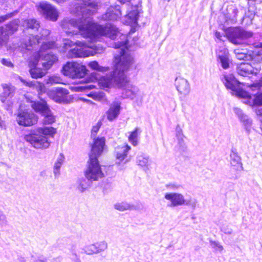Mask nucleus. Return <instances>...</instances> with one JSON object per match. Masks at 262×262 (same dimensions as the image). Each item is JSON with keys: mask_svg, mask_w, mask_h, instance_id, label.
<instances>
[{"mask_svg": "<svg viewBox=\"0 0 262 262\" xmlns=\"http://www.w3.org/2000/svg\"><path fill=\"white\" fill-rule=\"evenodd\" d=\"M9 40V33L7 32L4 26H0V46L6 45Z\"/></svg>", "mask_w": 262, "mask_h": 262, "instance_id": "obj_33", "label": "nucleus"}, {"mask_svg": "<svg viewBox=\"0 0 262 262\" xmlns=\"http://www.w3.org/2000/svg\"><path fill=\"white\" fill-rule=\"evenodd\" d=\"M121 3L125 4L126 2H129V0H118Z\"/></svg>", "mask_w": 262, "mask_h": 262, "instance_id": "obj_53", "label": "nucleus"}, {"mask_svg": "<svg viewBox=\"0 0 262 262\" xmlns=\"http://www.w3.org/2000/svg\"><path fill=\"white\" fill-rule=\"evenodd\" d=\"M177 139L178 140V143L180 146L182 145V143H183V135L182 134V131L181 129H180L178 133L177 134Z\"/></svg>", "mask_w": 262, "mask_h": 262, "instance_id": "obj_43", "label": "nucleus"}, {"mask_svg": "<svg viewBox=\"0 0 262 262\" xmlns=\"http://www.w3.org/2000/svg\"><path fill=\"white\" fill-rule=\"evenodd\" d=\"M210 243L212 248H213L214 249H219L220 251L223 250V246L219 243L213 241H210Z\"/></svg>", "mask_w": 262, "mask_h": 262, "instance_id": "obj_42", "label": "nucleus"}, {"mask_svg": "<svg viewBox=\"0 0 262 262\" xmlns=\"http://www.w3.org/2000/svg\"><path fill=\"white\" fill-rule=\"evenodd\" d=\"M259 63H253V62H243L237 66L236 71L238 75L247 77L249 75L256 76L261 70Z\"/></svg>", "mask_w": 262, "mask_h": 262, "instance_id": "obj_9", "label": "nucleus"}, {"mask_svg": "<svg viewBox=\"0 0 262 262\" xmlns=\"http://www.w3.org/2000/svg\"><path fill=\"white\" fill-rule=\"evenodd\" d=\"M41 58L44 61L42 63V66L44 70H47L50 69L52 66L58 61L57 56L52 53L43 54V56Z\"/></svg>", "mask_w": 262, "mask_h": 262, "instance_id": "obj_21", "label": "nucleus"}, {"mask_svg": "<svg viewBox=\"0 0 262 262\" xmlns=\"http://www.w3.org/2000/svg\"><path fill=\"white\" fill-rule=\"evenodd\" d=\"M109 70H110V68L108 67H102V66H100L99 65L97 71L104 72L108 71Z\"/></svg>", "mask_w": 262, "mask_h": 262, "instance_id": "obj_47", "label": "nucleus"}, {"mask_svg": "<svg viewBox=\"0 0 262 262\" xmlns=\"http://www.w3.org/2000/svg\"><path fill=\"white\" fill-rule=\"evenodd\" d=\"M55 48V42L53 41H49L47 42H43L39 49V50L36 52L34 55V61L31 62V65L32 66H35L37 65L38 61L41 59L44 52L47 50L53 49Z\"/></svg>", "mask_w": 262, "mask_h": 262, "instance_id": "obj_16", "label": "nucleus"}, {"mask_svg": "<svg viewBox=\"0 0 262 262\" xmlns=\"http://www.w3.org/2000/svg\"><path fill=\"white\" fill-rule=\"evenodd\" d=\"M78 189L81 191V192H83L84 191V189L83 188H80V187H78Z\"/></svg>", "mask_w": 262, "mask_h": 262, "instance_id": "obj_54", "label": "nucleus"}, {"mask_svg": "<svg viewBox=\"0 0 262 262\" xmlns=\"http://www.w3.org/2000/svg\"><path fill=\"white\" fill-rule=\"evenodd\" d=\"M127 43H128L127 40H126L124 41L120 42H119L118 46H117L116 48H120L121 47L126 46Z\"/></svg>", "mask_w": 262, "mask_h": 262, "instance_id": "obj_49", "label": "nucleus"}, {"mask_svg": "<svg viewBox=\"0 0 262 262\" xmlns=\"http://www.w3.org/2000/svg\"><path fill=\"white\" fill-rule=\"evenodd\" d=\"M84 174L91 181H96L104 177V174L98 159L89 158Z\"/></svg>", "mask_w": 262, "mask_h": 262, "instance_id": "obj_5", "label": "nucleus"}, {"mask_svg": "<svg viewBox=\"0 0 262 262\" xmlns=\"http://www.w3.org/2000/svg\"><path fill=\"white\" fill-rule=\"evenodd\" d=\"M63 74L70 77L82 78L88 72L86 67L77 62H68L62 67Z\"/></svg>", "mask_w": 262, "mask_h": 262, "instance_id": "obj_6", "label": "nucleus"}, {"mask_svg": "<svg viewBox=\"0 0 262 262\" xmlns=\"http://www.w3.org/2000/svg\"><path fill=\"white\" fill-rule=\"evenodd\" d=\"M102 124V120H100L98 121V122L93 126L91 130V136H93L94 138H96V136L98 132L99 131L100 128L101 127Z\"/></svg>", "mask_w": 262, "mask_h": 262, "instance_id": "obj_36", "label": "nucleus"}, {"mask_svg": "<svg viewBox=\"0 0 262 262\" xmlns=\"http://www.w3.org/2000/svg\"><path fill=\"white\" fill-rule=\"evenodd\" d=\"M31 107L37 113H40L41 115L49 111V106L46 101L41 100V101H33L31 104Z\"/></svg>", "mask_w": 262, "mask_h": 262, "instance_id": "obj_26", "label": "nucleus"}, {"mask_svg": "<svg viewBox=\"0 0 262 262\" xmlns=\"http://www.w3.org/2000/svg\"><path fill=\"white\" fill-rule=\"evenodd\" d=\"M140 133V129L139 127H136L134 130L130 132L128 137L129 142L134 146L138 144V136Z\"/></svg>", "mask_w": 262, "mask_h": 262, "instance_id": "obj_30", "label": "nucleus"}, {"mask_svg": "<svg viewBox=\"0 0 262 262\" xmlns=\"http://www.w3.org/2000/svg\"><path fill=\"white\" fill-rule=\"evenodd\" d=\"M34 61L33 55L31 60L29 62V66L31 68L29 70L30 74L33 78L37 79L41 78L46 74V72L41 68H36L37 65L35 66L31 65V62Z\"/></svg>", "mask_w": 262, "mask_h": 262, "instance_id": "obj_25", "label": "nucleus"}, {"mask_svg": "<svg viewBox=\"0 0 262 262\" xmlns=\"http://www.w3.org/2000/svg\"><path fill=\"white\" fill-rule=\"evenodd\" d=\"M23 82H24V83L25 85L29 86V87H34L35 86V83H34L33 82H26L25 81H23Z\"/></svg>", "mask_w": 262, "mask_h": 262, "instance_id": "obj_48", "label": "nucleus"}, {"mask_svg": "<svg viewBox=\"0 0 262 262\" xmlns=\"http://www.w3.org/2000/svg\"><path fill=\"white\" fill-rule=\"evenodd\" d=\"M56 129L53 127H42L24 136V140L36 149H46L51 145L50 137H53Z\"/></svg>", "mask_w": 262, "mask_h": 262, "instance_id": "obj_2", "label": "nucleus"}, {"mask_svg": "<svg viewBox=\"0 0 262 262\" xmlns=\"http://www.w3.org/2000/svg\"><path fill=\"white\" fill-rule=\"evenodd\" d=\"M230 157L231 171L234 175L238 174L243 170V166L241 158L235 149L231 150Z\"/></svg>", "mask_w": 262, "mask_h": 262, "instance_id": "obj_14", "label": "nucleus"}, {"mask_svg": "<svg viewBox=\"0 0 262 262\" xmlns=\"http://www.w3.org/2000/svg\"><path fill=\"white\" fill-rule=\"evenodd\" d=\"M64 157L63 155L60 154V157L57 159L54 165V168L56 170H58L63 161Z\"/></svg>", "mask_w": 262, "mask_h": 262, "instance_id": "obj_41", "label": "nucleus"}, {"mask_svg": "<svg viewBox=\"0 0 262 262\" xmlns=\"http://www.w3.org/2000/svg\"><path fill=\"white\" fill-rule=\"evenodd\" d=\"M106 247V244L104 242H97L88 246L85 251L88 254L91 255L103 251Z\"/></svg>", "mask_w": 262, "mask_h": 262, "instance_id": "obj_22", "label": "nucleus"}, {"mask_svg": "<svg viewBox=\"0 0 262 262\" xmlns=\"http://www.w3.org/2000/svg\"><path fill=\"white\" fill-rule=\"evenodd\" d=\"M112 78L110 77L102 76L99 79L98 84L102 89H109L112 85Z\"/></svg>", "mask_w": 262, "mask_h": 262, "instance_id": "obj_31", "label": "nucleus"}, {"mask_svg": "<svg viewBox=\"0 0 262 262\" xmlns=\"http://www.w3.org/2000/svg\"><path fill=\"white\" fill-rule=\"evenodd\" d=\"M122 109L121 103L120 101H113L106 112L105 114L107 119L112 121L116 119L120 113Z\"/></svg>", "mask_w": 262, "mask_h": 262, "instance_id": "obj_15", "label": "nucleus"}, {"mask_svg": "<svg viewBox=\"0 0 262 262\" xmlns=\"http://www.w3.org/2000/svg\"><path fill=\"white\" fill-rule=\"evenodd\" d=\"M131 13H132L131 12H129V13H128V15H130V14H131Z\"/></svg>", "mask_w": 262, "mask_h": 262, "instance_id": "obj_59", "label": "nucleus"}, {"mask_svg": "<svg viewBox=\"0 0 262 262\" xmlns=\"http://www.w3.org/2000/svg\"><path fill=\"white\" fill-rule=\"evenodd\" d=\"M1 62L3 65L6 66L7 67H13V64L10 60H8L7 59H5V58L2 59Z\"/></svg>", "mask_w": 262, "mask_h": 262, "instance_id": "obj_44", "label": "nucleus"}, {"mask_svg": "<svg viewBox=\"0 0 262 262\" xmlns=\"http://www.w3.org/2000/svg\"><path fill=\"white\" fill-rule=\"evenodd\" d=\"M165 198L170 201L171 205L173 206H180L186 203L184 196L181 193H166L165 195Z\"/></svg>", "mask_w": 262, "mask_h": 262, "instance_id": "obj_19", "label": "nucleus"}, {"mask_svg": "<svg viewBox=\"0 0 262 262\" xmlns=\"http://www.w3.org/2000/svg\"><path fill=\"white\" fill-rule=\"evenodd\" d=\"M132 207V206L123 202L116 203L115 205V209L119 211H124L125 210L129 209Z\"/></svg>", "mask_w": 262, "mask_h": 262, "instance_id": "obj_34", "label": "nucleus"}, {"mask_svg": "<svg viewBox=\"0 0 262 262\" xmlns=\"http://www.w3.org/2000/svg\"><path fill=\"white\" fill-rule=\"evenodd\" d=\"M89 96L91 97L93 99L97 101H100L103 99L104 97V94L98 93H91L88 95Z\"/></svg>", "mask_w": 262, "mask_h": 262, "instance_id": "obj_40", "label": "nucleus"}, {"mask_svg": "<svg viewBox=\"0 0 262 262\" xmlns=\"http://www.w3.org/2000/svg\"><path fill=\"white\" fill-rule=\"evenodd\" d=\"M16 14L15 12H12L9 13H7L4 15L0 16V24L2 23L8 19L12 17Z\"/></svg>", "mask_w": 262, "mask_h": 262, "instance_id": "obj_39", "label": "nucleus"}, {"mask_svg": "<svg viewBox=\"0 0 262 262\" xmlns=\"http://www.w3.org/2000/svg\"><path fill=\"white\" fill-rule=\"evenodd\" d=\"M137 162L138 165L142 167H146L149 165V160L148 158L143 156H139L138 157Z\"/></svg>", "mask_w": 262, "mask_h": 262, "instance_id": "obj_37", "label": "nucleus"}, {"mask_svg": "<svg viewBox=\"0 0 262 262\" xmlns=\"http://www.w3.org/2000/svg\"><path fill=\"white\" fill-rule=\"evenodd\" d=\"M1 101H2V102L3 103L5 102V101H6L5 98H1Z\"/></svg>", "mask_w": 262, "mask_h": 262, "instance_id": "obj_55", "label": "nucleus"}, {"mask_svg": "<svg viewBox=\"0 0 262 262\" xmlns=\"http://www.w3.org/2000/svg\"><path fill=\"white\" fill-rule=\"evenodd\" d=\"M218 58L220 60V62L223 69H226L229 67V59L227 56L220 55Z\"/></svg>", "mask_w": 262, "mask_h": 262, "instance_id": "obj_35", "label": "nucleus"}, {"mask_svg": "<svg viewBox=\"0 0 262 262\" xmlns=\"http://www.w3.org/2000/svg\"><path fill=\"white\" fill-rule=\"evenodd\" d=\"M38 121V116L31 111H20L16 117L17 124L23 127H30L36 124Z\"/></svg>", "mask_w": 262, "mask_h": 262, "instance_id": "obj_7", "label": "nucleus"}, {"mask_svg": "<svg viewBox=\"0 0 262 262\" xmlns=\"http://www.w3.org/2000/svg\"><path fill=\"white\" fill-rule=\"evenodd\" d=\"M93 21L86 18L63 20L61 26L68 34H77L79 33L85 38L91 37Z\"/></svg>", "mask_w": 262, "mask_h": 262, "instance_id": "obj_3", "label": "nucleus"}, {"mask_svg": "<svg viewBox=\"0 0 262 262\" xmlns=\"http://www.w3.org/2000/svg\"><path fill=\"white\" fill-rule=\"evenodd\" d=\"M118 33V29L113 24H106L102 25L93 21L90 39L94 40L102 36H105L115 39Z\"/></svg>", "mask_w": 262, "mask_h": 262, "instance_id": "obj_4", "label": "nucleus"}, {"mask_svg": "<svg viewBox=\"0 0 262 262\" xmlns=\"http://www.w3.org/2000/svg\"><path fill=\"white\" fill-rule=\"evenodd\" d=\"M246 103L252 106H262V92H257L252 96L246 93Z\"/></svg>", "mask_w": 262, "mask_h": 262, "instance_id": "obj_23", "label": "nucleus"}, {"mask_svg": "<svg viewBox=\"0 0 262 262\" xmlns=\"http://www.w3.org/2000/svg\"><path fill=\"white\" fill-rule=\"evenodd\" d=\"M130 149L131 147L127 143L123 145H118L114 150L116 159L119 162H122L127 158L128 152Z\"/></svg>", "mask_w": 262, "mask_h": 262, "instance_id": "obj_18", "label": "nucleus"}, {"mask_svg": "<svg viewBox=\"0 0 262 262\" xmlns=\"http://www.w3.org/2000/svg\"><path fill=\"white\" fill-rule=\"evenodd\" d=\"M258 47H259V48H262V42H261V43H260L259 44Z\"/></svg>", "mask_w": 262, "mask_h": 262, "instance_id": "obj_56", "label": "nucleus"}, {"mask_svg": "<svg viewBox=\"0 0 262 262\" xmlns=\"http://www.w3.org/2000/svg\"><path fill=\"white\" fill-rule=\"evenodd\" d=\"M105 138L104 137L94 138L92 143L90 145V151L89 158H97L102 154L105 146Z\"/></svg>", "mask_w": 262, "mask_h": 262, "instance_id": "obj_10", "label": "nucleus"}, {"mask_svg": "<svg viewBox=\"0 0 262 262\" xmlns=\"http://www.w3.org/2000/svg\"><path fill=\"white\" fill-rule=\"evenodd\" d=\"M82 8L86 9L87 13L89 15H93L96 12L98 5L97 3L91 2L90 0H84Z\"/></svg>", "mask_w": 262, "mask_h": 262, "instance_id": "obj_27", "label": "nucleus"}, {"mask_svg": "<svg viewBox=\"0 0 262 262\" xmlns=\"http://www.w3.org/2000/svg\"><path fill=\"white\" fill-rule=\"evenodd\" d=\"M23 26L27 29L38 30L40 28V23L35 18H27L23 20Z\"/></svg>", "mask_w": 262, "mask_h": 262, "instance_id": "obj_28", "label": "nucleus"}, {"mask_svg": "<svg viewBox=\"0 0 262 262\" xmlns=\"http://www.w3.org/2000/svg\"><path fill=\"white\" fill-rule=\"evenodd\" d=\"M78 47L75 48L70 50V55L72 57L74 58H81L89 56L86 52L84 51V48L87 47L85 43H82L80 41L76 43Z\"/></svg>", "mask_w": 262, "mask_h": 262, "instance_id": "obj_20", "label": "nucleus"}, {"mask_svg": "<svg viewBox=\"0 0 262 262\" xmlns=\"http://www.w3.org/2000/svg\"><path fill=\"white\" fill-rule=\"evenodd\" d=\"M5 122L2 119L1 117L0 116V127L3 128L5 127Z\"/></svg>", "mask_w": 262, "mask_h": 262, "instance_id": "obj_51", "label": "nucleus"}, {"mask_svg": "<svg viewBox=\"0 0 262 262\" xmlns=\"http://www.w3.org/2000/svg\"><path fill=\"white\" fill-rule=\"evenodd\" d=\"M247 1H248V2H250V1H252V2H255V0H247Z\"/></svg>", "mask_w": 262, "mask_h": 262, "instance_id": "obj_58", "label": "nucleus"}, {"mask_svg": "<svg viewBox=\"0 0 262 262\" xmlns=\"http://www.w3.org/2000/svg\"><path fill=\"white\" fill-rule=\"evenodd\" d=\"M236 57L238 60L252 61L253 63H259L262 61V55L255 53L254 52L251 54L238 52L236 53Z\"/></svg>", "mask_w": 262, "mask_h": 262, "instance_id": "obj_17", "label": "nucleus"}, {"mask_svg": "<svg viewBox=\"0 0 262 262\" xmlns=\"http://www.w3.org/2000/svg\"><path fill=\"white\" fill-rule=\"evenodd\" d=\"M42 115L44 117L42 120V123L44 125H49L53 124L55 122V117L52 113L50 109H49L48 111L45 112Z\"/></svg>", "mask_w": 262, "mask_h": 262, "instance_id": "obj_32", "label": "nucleus"}, {"mask_svg": "<svg viewBox=\"0 0 262 262\" xmlns=\"http://www.w3.org/2000/svg\"><path fill=\"white\" fill-rule=\"evenodd\" d=\"M251 86L257 88L258 89H260V88H261L262 87V77L260 78L258 82L251 84Z\"/></svg>", "mask_w": 262, "mask_h": 262, "instance_id": "obj_46", "label": "nucleus"}, {"mask_svg": "<svg viewBox=\"0 0 262 262\" xmlns=\"http://www.w3.org/2000/svg\"><path fill=\"white\" fill-rule=\"evenodd\" d=\"M95 86L93 85H86L85 86V89H92L93 88H94Z\"/></svg>", "mask_w": 262, "mask_h": 262, "instance_id": "obj_52", "label": "nucleus"}, {"mask_svg": "<svg viewBox=\"0 0 262 262\" xmlns=\"http://www.w3.org/2000/svg\"><path fill=\"white\" fill-rule=\"evenodd\" d=\"M89 66L92 69L97 70L99 64L96 61H93L89 63Z\"/></svg>", "mask_w": 262, "mask_h": 262, "instance_id": "obj_45", "label": "nucleus"}, {"mask_svg": "<svg viewBox=\"0 0 262 262\" xmlns=\"http://www.w3.org/2000/svg\"><path fill=\"white\" fill-rule=\"evenodd\" d=\"M53 78H52V77L50 78H49V80H50V81H52L53 80Z\"/></svg>", "mask_w": 262, "mask_h": 262, "instance_id": "obj_57", "label": "nucleus"}, {"mask_svg": "<svg viewBox=\"0 0 262 262\" xmlns=\"http://www.w3.org/2000/svg\"><path fill=\"white\" fill-rule=\"evenodd\" d=\"M36 89L38 95H41L46 92V86L45 84L41 82H37Z\"/></svg>", "mask_w": 262, "mask_h": 262, "instance_id": "obj_38", "label": "nucleus"}, {"mask_svg": "<svg viewBox=\"0 0 262 262\" xmlns=\"http://www.w3.org/2000/svg\"><path fill=\"white\" fill-rule=\"evenodd\" d=\"M215 36L218 38L220 40H221L222 39V35L219 32H216L215 33Z\"/></svg>", "mask_w": 262, "mask_h": 262, "instance_id": "obj_50", "label": "nucleus"}, {"mask_svg": "<svg viewBox=\"0 0 262 262\" xmlns=\"http://www.w3.org/2000/svg\"><path fill=\"white\" fill-rule=\"evenodd\" d=\"M68 94V91L62 88H57L49 90L47 92L48 96L57 103H61L67 100Z\"/></svg>", "mask_w": 262, "mask_h": 262, "instance_id": "obj_12", "label": "nucleus"}, {"mask_svg": "<svg viewBox=\"0 0 262 262\" xmlns=\"http://www.w3.org/2000/svg\"><path fill=\"white\" fill-rule=\"evenodd\" d=\"M37 11L47 19L56 21L59 17L57 9L52 5L47 2H41L36 7Z\"/></svg>", "mask_w": 262, "mask_h": 262, "instance_id": "obj_8", "label": "nucleus"}, {"mask_svg": "<svg viewBox=\"0 0 262 262\" xmlns=\"http://www.w3.org/2000/svg\"><path fill=\"white\" fill-rule=\"evenodd\" d=\"M225 82L224 84L227 89L236 92V95L240 97H246V92L239 89L240 83L236 79L233 74L224 76Z\"/></svg>", "mask_w": 262, "mask_h": 262, "instance_id": "obj_11", "label": "nucleus"}, {"mask_svg": "<svg viewBox=\"0 0 262 262\" xmlns=\"http://www.w3.org/2000/svg\"><path fill=\"white\" fill-rule=\"evenodd\" d=\"M226 36L234 45H238V39H243L246 36L244 31L239 27L229 28L226 31Z\"/></svg>", "mask_w": 262, "mask_h": 262, "instance_id": "obj_13", "label": "nucleus"}, {"mask_svg": "<svg viewBox=\"0 0 262 262\" xmlns=\"http://www.w3.org/2000/svg\"><path fill=\"white\" fill-rule=\"evenodd\" d=\"M175 84L178 91L180 93L186 95L189 93V84L185 79L182 77H177L176 79Z\"/></svg>", "mask_w": 262, "mask_h": 262, "instance_id": "obj_24", "label": "nucleus"}, {"mask_svg": "<svg viewBox=\"0 0 262 262\" xmlns=\"http://www.w3.org/2000/svg\"><path fill=\"white\" fill-rule=\"evenodd\" d=\"M19 24L17 19H14L5 25V29L9 35H12L18 30Z\"/></svg>", "mask_w": 262, "mask_h": 262, "instance_id": "obj_29", "label": "nucleus"}, {"mask_svg": "<svg viewBox=\"0 0 262 262\" xmlns=\"http://www.w3.org/2000/svg\"><path fill=\"white\" fill-rule=\"evenodd\" d=\"M134 62L133 57L124 49L121 50L119 54L114 56L113 72L117 74L114 78V82L118 88L125 89L129 85L130 80L125 72L130 69Z\"/></svg>", "mask_w": 262, "mask_h": 262, "instance_id": "obj_1", "label": "nucleus"}]
</instances>
